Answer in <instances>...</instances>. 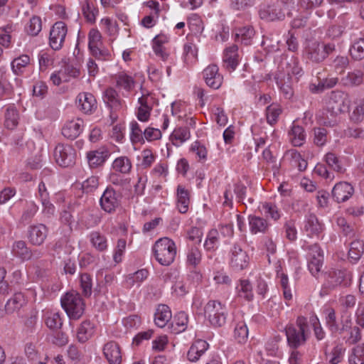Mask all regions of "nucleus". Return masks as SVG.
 <instances>
[{
	"label": "nucleus",
	"mask_w": 364,
	"mask_h": 364,
	"mask_svg": "<svg viewBox=\"0 0 364 364\" xmlns=\"http://www.w3.org/2000/svg\"><path fill=\"white\" fill-rule=\"evenodd\" d=\"M103 100L110 109V117L114 120L117 118V112L127 109L125 101L120 97L118 92L113 87H109L105 90Z\"/></svg>",
	"instance_id": "6"
},
{
	"label": "nucleus",
	"mask_w": 364,
	"mask_h": 364,
	"mask_svg": "<svg viewBox=\"0 0 364 364\" xmlns=\"http://www.w3.org/2000/svg\"><path fill=\"white\" fill-rule=\"evenodd\" d=\"M228 257L229 265L234 271L245 269L250 264V258L248 253L237 242L230 247Z\"/></svg>",
	"instance_id": "5"
},
{
	"label": "nucleus",
	"mask_w": 364,
	"mask_h": 364,
	"mask_svg": "<svg viewBox=\"0 0 364 364\" xmlns=\"http://www.w3.org/2000/svg\"><path fill=\"white\" fill-rule=\"evenodd\" d=\"M259 209L266 216L270 217L274 220H278L282 216V212L273 203L264 202L260 204Z\"/></svg>",
	"instance_id": "49"
},
{
	"label": "nucleus",
	"mask_w": 364,
	"mask_h": 364,
	"mask_svg": "<svg viewBox=\"0 0 364 364\" xmlns=\"http://www.w3.org/2000/svg\"><path fill=\"white\" fill-rule=\"evenodd\" d=\"M202 259V252L198 247L191 246L188 248L186 253V263L196 268L198 266Z\"/></svg>",
	"instance_id": "50"
},
{
	"label": "nucleus",
	"mask_w": 364,
	"mask_h": 364,
	"mask_svg": "<svg viewBox=\"0 0 364 364\" xmlns=\"http://www.w3.org/2000/svg\"><path fill=\"white\" fill-rule=\"evenodd\" d=\"M191 138V132L187 127L176 128L170 135V141L176 147L181 146Z\"/></svg>",
	"instance_id": "47"
},
{
	"label": "nucleus",
	"mask_w": 364,
	"mask_h": 364,
	"mask_svg": "<svg viewBox=\"0 0 364 364\" xmlns=\"http://www.w3.org/2000/svg\"><path fill=\"white\" fill-rule=\"evenodd\" d=\"M204 316L213 327H221L225 322L228 316L225 304L217 300H210L205 305Z\"/></svg>",
	"instance_id": "3"
},
{
	"label": "nucleus",
	"mask_w": 364,
	"mask_h": 364,
	"mask_svg": "<svg viewBox=\"0 0 364 364\" xmlns=\"http://www.w3.org/2000/svg\"><path fill=\"white\" fill-rule=\"evenodd\" d=\"M304 230L309 237L318 236L323 230V225L319 223L316 216L309 214L306 216Z\"/></svg>",
	"instance_id": "37"
},
{
	"label": "nucleus",
	"mask_w": 364,
	"mask_h": 364,
	"mask_svg": "<svg viewBox=\"0 0 364 364\" xmlns=\"http://www.w3.org/2000/svg\"><path fill=\"white\" fill-rule=\"evenodd\" d=\"M80 284L82 294L89 297L92 292V277L87 273L82 274L80 277Z\"/></svg>",
	"instance_id": "63"
},
{
	"label": "nucleus",
	"mask_w": 364,
	"mask_h": 364,
	"mask_svg": "<svg viewBox=\"0 0 364 364\" xmlns=\"http://www.w3.org/2000/svg\"><path fill=\"white\" fill-rule=\"evenodd\" d=\"M335 50L333 43L323 44L311 42L306 48V58L314 63H321Z\"/></svg>",
	"instance_id": "8"
},
{
	"label": "nucleus",
	"mask_w": 364,
	"mask_h": 364,
	"mask_svg": "<svg viewBox=\"0 0 364 364\" xmlns=\"http://www.w3.org/2000/svg\"><path fill=\"white\" fill-rule=\"evenodd\" d=\"M291 166L296 167L299 171H304L306 169L308 163L296 149L288 150L284 155Z\"/></svg>",
	"instance_id": "41"
},
{
	"label": "nucleus",
	"mask_w": 364,
	"mask_h": 364,
	"mask_svg": "<svg viewBox=\"0 0 364 364\" xmlns=\"http://www.w3.org/2000/svg\"><path fill=\"white\" fill-rule=\"evenodd\" d=\"M259 14L262 19L267 21H281L285 17L284 11L279 2L261 6Z\"/></svg>",
	"instance_id": "15"
},
{
	"label": "nucleus",
	"mask_w": 364,
	"mask_h": 364,
	"mask_svg": "<svg viewBox=\"0 0 364 364\" xmlns=\"http://www.w3.org/2000/svg\"><path fill=\"white\" fill-rule=\"evenodd\" d=\"M25 353L27 358L35 364H46L48 357L45 355L42 359L38 352L32 344H27L25 348Z\"/></svg>",
	"instance_id": "58"
},
{
	"label": "nucleus",
	"mask_w": 364,
	"mask_h": 364,
	"mask_svg": "<svg viewBox=\"0 0 364 364\" xmlns=\"http://www.w3.org/2000/svg\"><path fill=\"white\" fill-rule=\"evenodd\" d=\"M240 59L237 46L232 45L224 50L223 66L228 72L232 73L240 64Z\"/></svg>",
	"instance_id": "16"
},
{
	"label": "nucleus",
	"mask_w": 364,
	"mask_h": 364,
	"mask_svg": "<svg viewBox=\"0 0 364 364\" xmlns=\"http://www.w3.org/2000/svg\"><path fill=\"white\" fill-rule=\"evenodd\" d=\"M289 140L294 146H301L305 141L306 134L303 127L294 122L288 132Z\"/></svg>",
	"instance_id": "38"
},
{
	"label": "nucleus",
	"mask_w": 364,
	"mask_h": 364,
	"mask_svg": "<svg viewBox=\"0 0 364 364\" xmlns=\"http://www.w3.org/2000/svg\"><path fill=\"white\" fill-rule=\"evenodd\" d=\"M77 104L81 111L91 114L97 109V101L90 92L80 93L77 97Z\"/></svg>",
	"instance_id": "33"
},
{
	"label": "nucleus",
	"mask_w": 364,
	"mask_h": 364,
	"mask_svg": "<svg viewBox=\"0 0 364 364\" xmlns=\"http://www.w3.org/2000/svg\"><path fill=\"white\" fill-rule=\"evenodd\" d=\"M325 323L331 333H341L348 331L351 324V320L349 317L341 321V327L340 328L338 323L335 310L333 308H327L325 311Z\"/></svg>",
	"instance_id": "14"
},
{
	"label": "nucleus",
	"mask_w": 364,
	"mask_h": 364,
	"mask_svg": "<svg viewBox=\"0 0 364 364\" xmlns=\"http://www.w3.org/2000/svg\"><path fill=\"white\" fill-rule=\"evenodd\" d=\"M344 273L341 270H330L326 275V280L323 284L321 292H328L340 285L343 281Z\"/></svg>",
	"instance_id": "32"
},
{
	"label": "nucleus",
	"mask_w": 364,
	"mask_h": 364,
	"mask_svg": "<svg viewBox=\"0 0 364 364\" xmlns=\"http://www.w3.org/2000/svg\"><path fill=\"white\" fill-rule=\"evenodd\" d=\"M182 58L183 63L188 67L196 63L198 58V50L193 42L187 41L184 43Z\"/></svg>",
	"instance_id": "43"
},
{
	"label": "nucleus",
	"mask_w": 364,
	"mask_h": 364,
	"mask_svg": "<svg viewBox=\"0 0 364 364\" xmlns=\"http://www.w3.org/2000/svg\"><path fill=\"white\" fill-rule=\"evenodd\" d=\"M309 259V269L311 274L316 277L321 271L323 259L322 251L317 244L310 246Z\"/></svg>",
	"instance_id": "19"
},
{
	"label": "nucleus",
	"mask_w": 364,
	"mask_h": 364,
	"mask_svg": "<svg viewBox=\"0 0 364 364\" xmlns=\"http://www.w3.org/2000/svg\"><path fill=\"white\" fill-rule=\"evenodd\" d=\"M28 35L36 36L42 30V21L38 16H32L25 27Z\"/></svg>",
	"instance_id": "55"
},
{
	"label": "nucleus",
	"mask_w": 364,
	"mask_h": 364,
	"mask_svg": "<svg viewBox=\"0 0 364 364\" xmlns=\"http://www.w3.org/2000/svg\"><path fill=\"white\" fill-rule=\"evenodd\" d=\"M11 70L16 75H23L26 72L33 70L31 57L23 54L15 58L11 63Z\"/></svg>",
	"instance_id": "28"
},
{
	"label": "nucleus",
	"mask_w": 364,
	"mask_h": 364,
	"mask_svg": "<svg viewBox=\"0 0 364 364\" xmlns=\"http://www.w3.org/2000/svg\"><path fill=\"white\" fill-rule=\"evenodd\" d=\"M82 12L86 20L91 23L95 21L96 16L98 14L97 9L95 7L94 2L90 0H85L82 3Z\"/></svg>",
	"instance_id": "51"
},
{
	"label": "nucleus",
	"mask_w": 364,
	"mask_h": 364,
	"mask_svg": "<svg viewBox=\"0 0 364 364\" xmlns=\"http://www.w3.org/2000/svg\"><path fill=\"white\" fill-rule=\"evenodd\" d=\"M169 41L170 36L163 33L156 35L151 41V48L154 54L165 63H171L172 60L170 51L166 46Z\"/></svg>",
	"instance_id": "10"
},
{
	"label": "nucleus",
	"mask_w": 364,
	"mask_h": 364,
	"mask_svg": "<svg viewBox=\"0 0 364 364\" xmlns=\"http://www.w3.org/2000/svg\"><path fill=\"white\" fill-rule=\"evenodd\" d=\"M68 33L66 24L63 21H57L52 26L49 34V45L55 50H60L65 40Z\"/></svg>",
	"instance_id": "12"
},
{
	"label": "nucleus",
	"mask_w": 364,
	"mask_h": 364,
	"mask_svg": "<svg viewBox=\"0 0 364 364\" xmlns=\"http://www.w3.org/2000/svg\"><path fill=\"white\" fill-rule=\"evenodd\" d=\"M189 28L194 33H201L203 31L204 26L200 16L197 14H192L188 18Z\"/></svg>",
	"instance_id": "64"
},
{
	"label": "nucleus",
	"mask_w": 364,
	"mask_h": 364,
	"mask_svg": "<svg viewBox=\"0 0 364 364\" xmlns=\"http://www.w3.org/2000/svg\"><path fill=\"white\" fill-rule=\"evenodd\" d=\"M170 308L166 304H159L154 314V322L159 328H164L171 318Z\"/></svg>",
	"instance_id": "42"
},
{
	"label": "nucleus",
	"mask_w": 364,
	"mask_h": 364,
	"mask_svg": "<svg viewBox=\"0 0 364 364\" xmlns=\"http://www.w3.org/2000/svg\"><path fill=\"white\" fill-rule=\"evenodd\" d=\"M112 168L117 173L127 175L132 171V164L129 157L121 156L113 161Z\"/></svg>",
	"instance_id": "46"
},
{
	"label": "nucleus",
	"mask_w": 364,
	"mask_h": 364,
	"mask_svg": "<svg viewBox=\"0 0 364 364\" xmlns=\"http://www.w3.org/2000/svg\"><path fill=\"white\" fill-rule=\"evenodd\" d=\"M176 208L182 213H186L190 205V192L184 186L179 184L176 188Z\"/></svg>",
	"instance_id": "35"
},
{
	"label": "nucleus",
	"mask_w": 364,
	"mask_h": 364,
	"mask_svg": "<svg viewBox=\"0 0 364 364\" xmlns=\"http://www.w3.org/2000/svg\"><path fill=\"white\" fill-rule=\"evenodd\" d=\"M141 96L138 99L139 107L136 110V116L141 122L149 120L151 110L153 109L155 97L149 91L141 87Z\"/></svg>",
	"instance_id": "7"
},
{
	"label": "nucleus",
	"mask_w": 364,
	"mask_h": 364,
	"mask_svg": "<svg viewBox=\"0 0 364 364\" xmlns=\"http://www.w3.org/2000/svg\"><path fill=\"white\" fill-rule=\"evenodd\" d=\"M94 333V324L90 321H84L77 329V339L80 343H85L93 336Z\"/></svg>",
	"instance_id": "45"
},
{
	"label": "nucleus",
	"mask_w": 364,
	"mask_h": 364,
	"mask_svg": "<svg viewBox=\"0 0 364 364\" xmlns=\"http://www.w3.org/2000/svg\"><path fill=\"white\" fill-rule=\"evenodd\" d=\"M274 79L283 97L287 100L291 99L294 93L291 76L285 75L284 73H276Z\"/></svg>",
	"instance_id": "26"
},
{
	"label": "nucleus",
	"mask_w": 364,
	"mask_h": 364,
	"mask_svg": "<svg viewBox=\"0 0 364 364\" xmlns=\"http://www.w3.org/2000/svg\"><path fill=\"white\" fill-rule=\"evenodd\" d=\"M129 137L132 144L143 143L144 131L140 124L135 120L129 123Z\"/></svg>",
	"instance_id": "54"
},
{
	"label": "nucleus",
	"mask_w": 364,
	"mask_h": 364,
	"mask_svg": "<svg viewBox=\"0 0 364 364\" xmlns=\"http://www.w3.org/2000/svg\"><path fill=\"white\" fill-rule=\"evenodd\" d=\"M188 316L184 311H180L174 316L173 326L176 333L184 331L188 326Z\"/></svg>",
	"instance_id": "60"
},
{
	"label": "nucleus",
	"mask_w": 364,
	"mask_h": 364,
	"mask_svg": "<svg viewBox=\"0 0 364 364\" xmlns=\"http://www.w3.org/2000/svg\"><path fill=\"white\" fill-rule=\"evenodd\" d=\"M148 275V271L145 269H141L134 274H129L127 279V283L129 287L134 285L139 286L141 283L147 278Z\"/></svg>",
	"instance_id": "61"
},
{
	"label": "nucleus",
	"mask_w": 364,
	"mask_h": 364,
	"mask_svg": "<svg viewBox=\"0 0 364 364\" xmlns=\"http://www.w3.org/2000/svg\"><path fill=\"white\" fill-rule=\"evenodd\" d=\"M208 348L209 344L205 341L201 339L195 341L187 353L188 360L191 362H197Z\"/></svg>",
	"instance_id": "36"
},
{
	"label": "nucleus",
	"mask_w": 364,
	"mask_h": 364,
	"mask_svg": "<svg viewBox=\"0 0 364 364\" xmlns=\"http://www.w3.org/2000/svg\"><path fill=\"white\" fill-rule=\"evenodd\" d=\"M284 330L287 343L294 349L304 345L311 335L309 319L304 316H297L295 324H287Z\"/></svg>",
	"instance_id": "1"
},
{
	"label": "nucleus",
	"mask_w": 364,
	"mask_h": 364,
	"mask_svg": "<svg viewBox=\"0 0 364 364\" xmlns=\"http://www.w3.org/2000/svg\"><path fill=\"white\" fill-rule=\"evenodd\" d=\"M12 255L21 260H29L33 256L36 258L41 257V253L38 250L32 252L30 248L27 247L26 243L23 240H18L14 242L11 248Z\"/></svg>",
	"instance_id": "24"
},
{
	"label": "nucleus",
	"mask_w": 364,
	"mask_h": 364,
	"mask_svg": "<svg viewBox=\"0 0 364 364\" xmlns=\"http://www.w3.org/2000/svg\"><path fill=\"white\" fill-rule=\"evenodd\" d=\"M350 53L352 58L355 60H360L364 58V38H360L351 46Z\"/></svg>",
	"instance_id": "62"
},
{
	"label": "nucleus",
	"mask_w": 364,
	"mask_h": 364,
	"mask_svg": "<svg viewBox=\"0 0 364 364\" xmlns=\"http://www.w3.org/2000/svg\"><path fill=\"white\" fill-rule=\"evenodd\" d=\"M3 124L9 130L16 129L20 121L19 112L14 104H9L2 107Z\"/></svg>",
	"instance_id": "18"
},
{
	"label": "nucleus",
	"mask_w": 364,
	"mask_h": 364,
	"mask_svg": "<svg viewBox=\"0 0 364 364\" xmlns=\"http://www.w3.org/2000/svg\"><path fill=\"white\" fill-rule=\"evenodd\" d=\"M43 318L48 328L57 330L62 327L63 319L59 311L53 309H46L43 311Z\"/></svg>",
	"instance_id": "34"
},
{
	"label": "nucleus",
	"mask_w": 364,
	"mask_h": 364,
	"mask_svg": "<svg viewBox=\"0 0 364 364\" xmlns=\"http://www.w3.org/2000/svg\"><path fill=\"white\" fill-rule=\"evenodd\" d=\"M110 156L107 147L101 146L96 150L90 151L87 153V159L89 166L91 168H97L102 166Z\"/></svg>",
	"instance_id": "21"
},
{
	"label": "nucleus",
	"mask_w": 364,
	"mask_h": 364,
	"mask_svg": "<svg viewBox=\"0 0 364 364\" xmlns=\"http://www.w3.org/2000/svg\"><path fill=\"white\" fill-rule=\"evenodd\" d=\"M48 228L43 224L33 225L28 227V239L29 242L35 246L43 244L48 235Z\"/></svg>",
	"instance_id": "23"
},
{
	"label": "nucleus",
	"mask_w": 364,
	"mask_h": 364,
	"mask_svg": "<svg viewBox=\"0 0 364 364\" xmlns=\"http://www.w3.org/2000/svg\"><path fill=\"white\" fill-rule=\"evenodd\" d=\"M345 353V348L343 344H337L331 350V352L326 355L327 359L330 364H338L343 358Z\"/></svg>",
	"instance_id": "59"
},
{
	"label": "nucleus",
	"mask_w": 364,
	"mask_h": 364,
	"mask_svg": "<svg viewBox=\"0 0 364 364\" xmlns=\"http://www.w3.org/2000/svg\"><path fill=\"white\" fill-rule=\"evenodd\" d=\"M101 208L107 213H113L120 205V198L113 187L109 186L103 192L100 199Z\"/></svg>",
	"instance_id": "13"
},
{
	"label": "nucleus",
	"mask_w": 364,
	"mask_h": 364,
	"mask_svg": "<svg viewBox=\"0 0 364 364\" xmlns=\"http://www.w3.org/2000/svg\"><path fill=\"white\" fill-rule=\"evenodd\" d=\"M90 240L92 245L98 251H105L107 249V240L106 237L99 232H92L90 235Z\"/></svg>",
	"instance_id": "53"
},
{
	"label": "nucleus",
	"mask_w": 364,
	"mask_h": 364,
	"mask_svg": "<svg viewBox=\"0 0 364 364\" xmlns=\"http://www.w3.org/2000/svg\"><path fill=\"white\" fill-rule=\"evenodd\" d=\"M100 24L104 28L105 32L109 36L112 38V40L116 38L119 33V27L115 21H113L109 18H104L101 19Z\"/></svg>",
	"instance_id": "56"
},
{
	"label": "nucleus",
	"mask_w": 364,
	"mask_h": 364,
	"mask_svg": "<svg viewBox=\"0 0 364 364\" xmlns=\"http://www.w3.org/2000/svg\"><path fill=\"white\" fill-rule=\"evenodd\" d=\"M277 73H284L285 75H294L297 80L304 75V72L297 57L292 55L285 57L282 60Z\"/></svg>",
	"instance_id": "11"
},
{
	"label": "nucleus",
	"mask_w": 364,
	"mask_h": 364,
	"mask_svg": "<svg viewBox=\"0 0 364 364\" xmlns=\"http://www.w3.org/2000/svg\"><path fill=\"white\" fill-rule=\"evenodd\" d=\"M61 306L71 319L80 318L85 311V302L80 294L68 292L61 298Z\"/></svg>",
	"instance_id": "4"
},
{
	"label": "nucleus",
	"mask_w": 364,
	"mask_h": 364,
	"mask_svg": "<svg viewBox=\"0 0 364 364\" xmlns=\"http://www.w3.org/2000/svg\"><path fill=\"white\" fill-rule=\"evenodd\" d=\"M248 223L250 232L252 235L266 234L271 226L270 223L267 219L255 215L248 216Z\"/></svg>",
	"instance_id": "30"
},
{
	"label": "nucleus",
	"mask_w": 364,
	"mask_h": 364,
	"mask_svg": "<svg viewBox=\"0 0 364 364\" xmlns=\"http://www.w3.org/2000/svg\"><path fill=\"white\" fill-rule=\"evenodd\" d=\"M236 293L239 299L252 301L254 299L253 288L248 279H240L236 287Z\"/></svg>",
	"instance_id": "40"
},
{
	"label": "nucleus",
	"mask_w": 364,
	"mask_h": 364,
	"mask_svg": "<svg viewBox=\"0 0 364 364\" xmlns=\"http://www.w3.org/2000/svg\"><path fill=\"white\" fill-rule=\"evenodd\" d=\"M103 353L109 364L122 363V350L117 342L110 341L106 343L103 347Z\"/></svg>",
	"instance_id": "27"
},
{
	"label": "nucleus",
	"mask_w": 364,
	"mask_h": 364,
	"mask_svg": "<svg viewBox=\"0 0 364 364\" xmlns=\"http://www.w3.org/2000/svg\"><path fill=\"white\" fill-rule=\"evenodd\" d=\"M364 252V243L363 241L356 240L353 241L350 245L348 251L349 259L353 262H356L361 257Z\"/></svg>",
	"instance_id": "52"
},
{
	"label": "nucleus",
	"mask_w": 364,
	"mask_h": 364,
	"mask_svg": "<svg viewBox=\"0 0 364 364\" xmlns=\"http://www.w3.org/2000/svg\"><path fill=\"white\" fill-rule=\"evenodd\" d=\"M116 87L123 90L125 92H130L135 85L134 77L125 72H120L115 75Z\"/></svg>",
	"instance_id": "39"
},
{
	"label": "nucleus",
	"mask_w": 364,
	"mask_h": 364,
	"mask_svg": "<svg viewBox=\"0 0 364 364\" xmlns=\"http://www.w3.org/2000/svg\"><path fill=\"white\" fill-rule=\"evenodd\" d=\"M83 128L84 122L81 119H73L65 122L61 133L65 138L73 140L80 136Z\"/></svg>",
	"instance_id": "22"
},
{
	"label": "nucleus",
	"mask_w": 364,
	"mask_h": 364,
	"mask_svg": "<svg viewBox=\"0 0 364 364\" xmlns=\"http://www.w3.org/2000/svg\"><path fill=\"white\" fill-rule=\"evenodd\" d=\"M203 77L206 85L214 90L219 89L223 82V76L219 73L217 65L210 64L203 71Z\"/></svg>",
	"instance_id": "17"
},
{
	"label": "nucleus",
	"mask_w": 364,
	"mask_h": 364,
	"mask_svg": "<svg viewBox=\"0 0 364 364\" xmlns=\"http://www.w3.org/2000/svg\"><path fill=\"white\" fill-rule=\"evenodd\" d=\"M152 251L154 258L161 265L169 266L175 260L177 249L173 240L164 237L156 241Z\"/></svg>",
	"instance_id": "2"
},
{
	"label": "nucleus",
	"mask_w": 364,
	"mask_h": 364,
	"mask_svg": "<svg viewBox=\"0 0 364 364\" xmlns=\"http://www.w3.org/2000/svg\"><path fill=\"white\" fill-rule=\"evenodd\" d=\"M255 34V30L251 26L235 27L232 29V36L235 41L246 46L251 44Z\"/></svg>",
	"instance_id": "31"
},
{
	"label": "nucleus",
	"mask_w": 364,
	"mask_h": 364,
	"mask_svg": "<svg viewBox=\"0 0 364 364\" xmlns=\"http://www.w3.org/2000/svg\"><path fill=\"white\" fill-rule=\"evenodd\" d=\"M276 282L278 284L282 291L283 297L287 306H290V301H292L293 295L291 287L289 284V277L283 271L280 264L276 265Z\"/></svg>",
	"instance_id": "20"
},
{
	"label": "nucleus",
	"mask_w": 364,
	"mask_h": 364,
	"mask_svg": "<svg viewBox=\"0 0 364 364\" xmlns=\"http://www.w3.org/2000/svg\"><path fill=\"white\" fill-rule=\"evenodd\" d=\"M349 364H364V344L352 348L348 357Z\"/></svg>",
	"instance_id": "57"
},
{
	"label": "nucleus",
	"mask_w": 364,
	"mask_h": 364,
	"mask_svg": "<svg viewBox=\"0 0 364 364\" xmlns=\"http://www.w3.org/2000/svg\"><path fill=\"white\" fill-rule=\"evenodd\" d=\"M53 156L55 162L60 166L68 167L75 164L76 153L72 146L58 144L54 149Z\"/></svg>",
	"instance_id": "9"
},
{
	"label": "nucleus",
	"mask_w": 364,
	"mask_h": 364,
	"mask_svg": "<svg viewBox=\"0 0 364 364\" xmlns=\"http://www.w3.org/2000/svg\"><path fill=\"white\" fill-rule=\"evenodd\" d=\"M26 304V299L22 293H16L5 304V311L9 314L18 312Z\"/></svg>",
	"instance_id": "44"
},
{
	"label": "nucleus",
	"mask_w": 364,
	"mask_h": 364,
	"mask_svg": "<svg viewBox=\"0 0 364 364\" xmlns=\"http://www.w3.org/2000/svg\"><path fill=\"white\" fill-rule=\"evenodd\" d=\"M219 232L216 229H211L207 234L203 247L207 252L215 251L219 245Z\"/></svg>",
	"instance_id": "48"
},
{
	"label": "nucleus",
	"mask_w": 364,
	"mask_h": 364,
	"mask_svg": "<svg viewBox=\"0 0 364 364\" xmlns=\"http://www.w3.org/2000/svg\"><path fill=\"white\" fill-rule=\"evenodd\" d=\"M354 188L352 185L346 181L337 183L333 188L332 197L337 203L348 200L353 194Z\"/></svg>",
	"instance_id": "25"
},
{
	"label": "nucleus",
	"mask_w": 364,
	"mask_h": 364,
	"mask_svg": "<svg viewBox=\"0 0 364 364\" xmlns=\"http://www.w3.org/2000/svg\"><path fill=\"white\" fill-rule=\"evenodd\" d=\"M341 83L346 87H355L364 84V72L360 69L348 71L341 78Z\"/></svg>",
	"instance_id": "29"
}]
</instances>
